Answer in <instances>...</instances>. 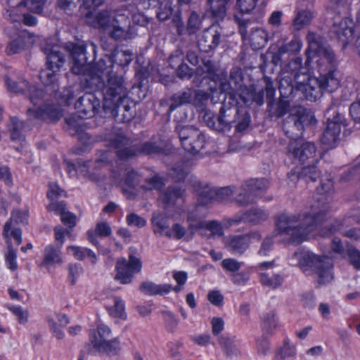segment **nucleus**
Segmentation results:
<instances>
[{"instance_id": "nucleus-1", "label": "nucleus", "mask_w": 360, "mask_h": 360, "mask_svg": "<svg viewBox=\"0 0 360 360\" xmlns=\"http://www.w3.org/2000/svg\"><path fill=\"white\" fill-rule=\"evenodd\" d=\"M310 58L308 57L305 61L304 71L301 67L302 59L296 58L291 63L294 68H299V70L294 74V81L289 82L286 78H282L279 84V91L283 97H286L292 93L294 87L302 91L307 100L316 101L321 97L324 91H334L340 86V80L338 73L334 70L330 69L326 72H320L319 77H311L307 74L310 65Z\"/></svg>"}, {"instance_id": "nucleus-2", "label": "nucleus", "mask_w": 360, "mask_h": 360, "mask_svg": "<svg viewBox=\"0 0 360 360\" xmlns=\"http://www.w3.org/2000/svg\"><path fill=\"white\" fill-rule=\"evenodd\" d=\"M328 202L319 200L309 212L298 214L281 213L276 219V231L291 242L300 244L306 240L314 227L327 219Z\"/></svg>"}, {"instance_id": "nucleus-3", "label": "nucleus", "mask_w": 360, "mask_h": 360, "mask_svg": "<svg viewBox=\"0 0 360 360\" xmlns=\"http://www.w3.org/2000/svg\"><path fill=\"white\" fill-rule=\"evenodd\" d=\"M85 20L91 27L102 30L116 41H129L137 35L136 27L131 24L127 6L95 13L89 11L85 15Z\"/></svg>"}, {"instance_id": "nucleus-4", "label": "nucleus", "mask_w": 360, "mask_h": 360, "mask_svg": "<svg viewBox=\"0 0 360 360\" xmlns=\"http://www.w3.org/2000/svg\"><path fill=\"white\" fill-rule=\"evenodd\" d=\"M5 84L9 92L18 94L25 91L29 97L34 105V108H29L27 111L29 120L56 121L62 117L60 108L56 105L44 103L43 91L34 86H28L27 81L22 77L10 75L6 77Z\"/></svg>"}, {"instance_id": "nucleus-5", "label": "nucleus", "mask_w": 360, "mask_h": 360, "mask_svg": "<svg viewBox=\"0 0 360 360\" xmlns=\"http://www.w3.org/2000/svg\"><path fill=\"white\" fill-rule=\"evenodd\" d=\"M294 258L299 261L300 266L305 274L314 273L316 275L319 285H328L334 279L333 264L328 257H320L310 252H296L292 255V259Z\"/></svg>"}, {"instance_id": "nucleus-6", "label": "nucleus", "mask_w": 360, "mask_h": 360, "mask_svg": "<svg viewBox=\"0 0 360 360\" xmlns=\"http://www.w3.org/2000/svg\"><path fill=\"white\" fill-rule=\"evenodd\" d=\"M100 100L93 93H85L75 103L76 115L65 118L66 129L73 136L84 130L83 119L91 118L98 111Z\"/></svg>"}, {"instance_id": "nucleus-7", "label": "nucleus", "mask_w": 360, "mask_h": 360, "mask_svg": "<svg viewBox=\"0 0 360 360\" xmlns=\"http://www.w3.org/2000/svg\"><path fill=\"white\" fill-rule=\"evenodd\" d=\"M326 127L322 134L321 142L326 149L335 148L340 140L342 127L347 126V121L342 113L335 105H331L326 112Z\"/></svg>"}, {"instance_id": "nucleus-8", "label": "nucleus", "mask_w": 360, "mask_h": 360, "mask_svg": "<svg viewBox=\"0 0 360 360\" xmlns=\"http://www.w3.org/2000/svg\"><path fill=\"white\" fill-rule=\"evenodd\" d=\"M96 89H102L103 94V107H110L115 102L123 101L128 95L127 83L124 77L117 73L110 75L106 81H102V84Z\"/></svg>"}, {"instance_id": "nucleus-9", "label": "nucleus", "mask_w": 360, "mask_h": 360, "mask_svg": "<svg viewBox=\"0 0 360 360\" xmlns=\"http://www.w3.org/2000/svg\"><path fill=\"white\" fill-rule=\"evenodd\" d=\"M316 122L312 112L309 110L299 108L296 114L290 115L284 121L283 129L286 136L296 140L302 136L305 127Z\"/></svg>"}, {"instance_id": "nucleus-10", "label": "nucleus", "mask_w": 360, "mask_h": 360, "mask_svg": "<svg viewBox=\"0 0 360 360\" xmlns=\"http://www.w3.org/2000/svg\"><path fill=\"white\" fill-rule=\"evenodd\" d=\"M221 91L234 100L238 96L244 103H250L253 98L254 89L243 84L242 72L238 68L231 69L228 82H222Z\"/></svg>"}, {"instance_id": "nucleus-11", "label": "nucleus", "mask_w": 360, "mask_h": 360, "mask_svg": "<svg viewBox=\"0 0 360 360\" xmlns=\"http://www.w3.org/2000/svg\"><path fill=\"white\" fill-rule=\"evenodd\" d=\"M238 114V109L236 106L226 109L225 105H222L217 119L211 111H205L202 118L207 127L221 131L230 128L231 124L236 122V117Z\"/></svg>"}, {"instance_id": "nucleus-12", "label": "nucleus", "mask_w": 360, "mask_h": 360, "mask_svg": "<svg viewBox=\"0 0 360 360\" xmlns=\"http://www.w3.org/2000/svg\"><path fill=\"white\" fill-rule=\"evenodd\" d=\"M181 143L188 153L196 154L205 146V135L197 128L192 126H184L179 131Z\"/></svg>"}, {"instance_id": "nucleus-13", "label": "nucleus", "mask_w": 360, "mask_h": 360, "mask_svg": "<svg viewBox=\"0 0 360 360\" xmlns=\"http://www.w3.org/2000/svg\"><path fill=\"white\" fill-rule=\"evenodd\" d=\"M268 187L269 182L265 179H250L242 186L236 201L242 206L251 204Z\"/></svg>"}, {"instance_id": "nucleus-14", "label": "nucleus", "mask_w": 360, "mask_h": 360, "mask_svg": "<svg viewBox=\"0 0 360 360\" xmlns=\"http://www.w3.org/2000/svg\"><path fill=\"white\" fill-rule=\"evenodd\" d=\"M141 267V259L133 255H129V260L121 258L116 264L117 274L115 280L122 284H129L132 281L134 274L140 272Z\"/></svg>"}, {"instance_id": "nucleus-15", "label": "nucleus", "mask_w": 360, "mask_h": 360, "mask_svg": "<svg viewBox=\"0 0 360 360\" xmlns=\"http://www.w3.org/2000/svg\"><path fill=\"white\" fill-rule=\"evenodd\" d=\"M113 60L110 56H105L91 66L86 82L91 86L99 87L104 77L107 79L112 72Z\"/></svg>"}, {"instance_id": "nucleus-16", "label": "nucleus", "mask_w": 360, "mask_h": 360, "mask_svg": "<svg viewBox=\"0 0 360 360\" xmlns=\"http://www.w3.org/2000/svg\"><path fill=\"white\" fill-rule=\"evenodd\" d=\"M269 214L260 208H252L247 211L239 212L231 218L224 220V226L230 227L233 225H238L240 223H252L257 224L267 219Z\"/></svg>"}, {"instance_id": "nucleus-17", "label": "nucleus", "mask_w": 360, "mask_h": 360, "mask_svg": "<svg viewBox=\"0 0 360 360\" xmlns=\"http://www.w3.org/2000/svg\"><path fill=\"white\" fill-rule=\"evenodd\" d=\"M316 148L314 143L292 140L287 148V155L291 158L304 162L316 155Z\"/></svg>"}, {"instance_id": "nucleus-18", "label": "nucleus", "mask_w": 360, "mask_h": 360, "mask_svg": "<svg viewBox=\"0 0 360 360\" xmlns=\"http://www.w3.org/2000/svg\"><path fill=\"white\" fill-rule=\"evenodd\" d=\"M107 163L108 162L105 158L97 160L94 162L90 161L79 162L77 166L70 162H67L66 170L70 176H74L79 174L91 181H98L99 180L98 176L90 170L100 168Z\"/></svg>"}, {"instance_id": "nucleus-19", "label": "nucleus", "mask_w": 360, "mask_h": 360, "mask_svg": "<svg viewBox=\"0 0 360 360\" xmlns=\"http://www.w3.org/2000/svg\"><path fill=\"white\" fill-rule=\"evenodd\" d=\"M261 235L259 232H251L248 234L232 236L226 239V247L235 254H243L249 247L250 243L259 241Z\"/></svg>"}, {"instance_id": "nucleus-20", "label": "nucleus", "mask_w": 360, "mask_h": 360, "mask_svg": "<svg viewBox=\"0 0 360 360\" xmlns=\"http://www.w3.org/2000/svg\"><path fill=\"white\" fill-rule=\"evenodd\" d=\"M115 103L112 107H103V110L110 113L118 122H129L134 115V110L133 106L131 105L132 103L130 102L128 96H126L124 101Z\"/></svg>"}, {"instance_id": "nucleus-21", "label": "nucleus", "mask_w": 360, "mask_h": 360, "mask_svg": "<svg viewBox=\"0 0 360 360\" xmlns=\"http://www.w3.org/2000/svg\"><path fill=\"white\" fill-rule=\"evenodd\" d=\"M86 48V44L84 41L77 44L70 42L66 44L65 49L70 52L75 63L72 68L75 74H80L83 71L84 65L88 61Z\"/></svg>"}, {"instance_id": "nucleus-22", "label": "nucleus", "mask_w": 360, "mask_h": 360, "mask_svg": "<svg viewBox=\"0 0 360 360\" xmlns=\"http://www.w3.org/2000/svg\"><path fill=\"white\" fill-rule=\"evenodd\" d=\"M274 266V262L271 261L259 263L255 267L256 271L259 275V280L262 284L272 289H275L280 286L283 281L282 276H277L274 278V281H271V282H269V281L267 280V277L269 276L275 274L273 271Z\"/></svg>"}, {"instance_id": "nucleus-23", "label": "nucleus", "mask_w": 360, "mask_h": 360, "mask_svg": "<svg viewBox=\"0 0 360 360\" xmlns=\"http://www.w3.org/2000/svg\"><path fill=\"white\" fill-rule=\"evenodd\" d=\"M221 35V32L214 26L206 29L198 40L200 49L204 52H209L215 49L220 42Z\"/></svg>"}, {"instance_id": "nucleus-24", "label": "nucleus", "mask_w": 360, "mask_h": 360, "mask_svg": "<svg viewBox=\"0 0 360 360\" xmlns=\"http://www.w3.org/2000/svg\"><path fill=\"white\" fill-rule=\"evenodd\" d=\"M35 41L34 36L26 30H22L18 37L12 40L6 47L8 55L15 54L30 47Z\"/></svg>"}, {"instance_id": "nucleus-25", "label": "nucleus", "mask_w": 360, "mask_h": 360, "mask_svg": "<svg viewBox=\"0 0 360 360\" xmlns=\"http://www.w3.org/2000/svg\"><path fill=\"white\" fill-rule=\"evenodd\" d=\"M196 73L203 77H210L213 81L219 82L221 90L222 89V82H227L226 73L217 68L213 62L210 60L203 62V67H199L196 69Z\"/></svg>"}, {"instance_id": "nucleus-26", "label": "nucleus", "mask_w": 360, "mask_h": 360, "mask_svg": "<svg viewBox=\"0 0 360 360\" xmlns=\"http://www.w3.org/2000/svg\"><path fill=\"white\" fill-rule=\"evenodd\" d=\"M316 55V65L318 71L326 72L328 70L334 68L336 60L333 50L329 47H321L316 51H314Z\"/></svg>"}, {"instance_id": "nucleus-27", "label": "nucleus", "mask_w": 360, "mask_h": 360, "mask_svg": "<svg viewBox=\"0 0 360 360\" xmlns=\"http://www.w3.org/2000/svg\"><path fill=\"white\" fill-rule=\"evenodd\" d=\"M129 140L122 134H118L112 141V145L117 149L116 153L119 158L127 160L138 154V148L128 146Z\"/></svg>"}, {"instance_id": "nucleus-28", "label": "nucleus", "mask_w": 360, "mask_h": 360, "mask_svg": "<svg viewBox=\"0 0 360 360\" xmlns=\"http://www.w3.org/2000/svg\"><path fill=\"white\" fill-rule=\"evenodd\" d=\"M332 32L337 35L339 39L344 43H347L353 34L352 20L348 18L336 17L332 27Z\"/></svg>"}, {"instance_id": "nucleus-29", "label": "nucleus", "mask_w": 360, "mask_h": 360, "mask_svg": "<svg viewBox=\"0 0 360 360\" xmlns=\"http://www.w3.org/2000/svg\"><path fill=\"white\" fill-rule=\"evenodd\" d=\"M151 222L153 230L155 235L172 238L168 219L165 214L160 212H154Z\"/></svg>"}, {"instance_id": "nucleus-30", "label": "nucleus", "mask_w": 360, "mask_h": 360, "mask_svg": "<svg viewBox=\"0 0 360 360\" xmlns=\"http://www.w3.org/2000/svg\"><path fill=\"white\" fill-rule=\"evenodd\" d=\"M90 342L93 347L98 352L115 354L120 349V342L117 338L98 340L96 335L91 334Z\"/></svg>"}, {"instance_id": "nucleus-31", "label": "nucleus", "mask_w": 360, "mask_h": 360, "mask_svg": "<svg viewBox=\"0 0 360 360\" xmlns=\"http://www.w3.org/2000/svg\"><path fill=\"white\" fill-rule=\"evenodd\" d=\"M219 343L228 357L233 358L240 354V342L236 336H221L219 338Z\"/></svg>"}, {"instance_id": "nucleus-32", "label": "nucleus", "mask_w": 360, "mask_h": 360, "mask_svg": "<svg viewBox=\"0 0 360 360\" xmlns=\"http://www.w3.org/2000/svg\"><path fill=\"white\" fill-rule=\"evenodd\" d=\"M1 4H6L9 8L18 7L23 5L28 10L36 13H41L46 4V0H26L25 1H18L17 0H1Z\"/></svg>"}, {"instance_id": "nucleus-33", "label": "nucleus", "mask_w": 360, "mask_h": 360, "mask_svg": "<svg viewBox=\"0 0 360 360\" xmlns=\"http://www.w3.org/2000/svg\"><path fill=\"white\" fill-rule=\"evenodd\" d=\"M28 211L27 210H15L12 212L9 220H8L4 226L3 236L8 238V232L11 229V225L17 226L18 224H26L28 221Z\"/></svg>"}, {"instance_id": "nucleus-34", "label": "nucleus", "mask_w": 360, "mask_h": 360, "mask_svg": "<svg viewBox=\"0 0 360 360\" xmlns=\"http://www.w3.org/2000/svg\"><path fill=\"white\" fill-rule=\"evenodd\" d=\"M139 290L148 295H164L172 291V285L169 284H155L151 281L143 282Z\"/></svg>"}, {"instance_id": "nucleus-35", "label": "nucleus", "mask_w": 360, "mask_h": 360, "mask_svg": "<svg viewBox=\"0 0 360 360\" xmlns=\"http://www.w3.org/2000/svg\"><path fill=\"white\" fill-rule=\"evenodd\" d=\"M63 263V259L59 248H56L53 245H47L44 250V259L41 263L43 266H51L54 264H60Z\"/></svg>"}, {"instance_id": "nucleus-36", "label": "nucleus", "mask_w": 360, "mask_h": 360, "mask_svg": "<svg viewBox=\"0 0 360 360\" xmlns=\"http://www.w3.org/2000/svg\"><path fill=\"white\" fill-rule=\"evenodd\" d=\"M278 327V319L274 311H269L261 317V328L266 335H273Z\"/></svg>"}, {"instance_id": "nucleus-37", "label": "nucleus", "mask_w": 360, "mask_h": 360, "mask_svg": "<svg viewBox=\"0 0 360 360\" xmlns=\"http://www.w3.org/2000/svg\"><path fill=\"white\" fill-rule=\"evenodd\" d=\"M271 38L272 37L269 36L265 30L262 28H254L250 36V41L251 46L254 49H260L264 47Z\"/></svg>"}, {"instance_id": "nucleus-38", "label": "nucleus", "mask_w": 360, "mask_h": 360, "mask_svg": "<svg viewBox=\"0 0 360 360\" xmlns=\"http://www.w3.org/2000/svg\"><path fill=\"white\" fill-rule=\"evenodd\" d=\"M333 191V182L331 179L328 178L325 181H322L321 186L317 188V193L319 195L316 198V201L313 203L315 204L319 200L321 202H328V205L331 201V198L329 195ZM330 211V206H329V210L327 213V218L328 217L329 212Z\"/></svg>"}, {"instance_id": "nucleus-39", "label": "nucleus", "mask_w": 360, "mask_h": 360, "mask_svg": "<svg viewBox=\"0 0 360 360\" xmlns=\"http://www.w3.org/2000/svg\"><path fill=\"white\" fill-rule=\"evenodd\" d=\"M229 0H207L209 11L217 20H223L226 15V5Z\"/></svg>"}, {"instance_id": "nucleus-40", "label": "nucleus", "mask_w": 360, "mask_h": 360, "mask_svg": "<svg viewBox=\"0 0 360 360\" xmlns=\"http://www.w3.org/2000/svg\"><path fill=\"white\" fill-rule=\"evenodd\" d=\"M67 250L78 260H83L85 258H87L93 264H95L97 262V257L96 254L89 248L72 245L68 246L67 248Z\"/></svg>"}, {"instance_id": "nucleus-41", "label": "nucleus", "mask_w": 360, "mask_h": 360, "mask_svg": "<svg viewBox=\"0 0 360 360\" xmlns=\"http://www.w3.org/2000/svg\"><path fill=\"white\" fill-rule=\"evenodd\" d=\"M95 233L101 237H107L112 233V230L107 222L103 221L99 222L96 225L94 231L89 230L87 231V238L94 245L98 246V241Z\"/></svg>"}, {"instance_id": "nucleus-42", "label": "nucleus", "mask_w": 360, "mask_h": 360, "mask_svg": "<svg viewBox=\"0 0 360 360\" xmlns=\"http://www.w3.org/2000/svg\"><path fill=\"white\" fill-rule=\"evenodd\" d=\"M185 190L177 186H169L167 191L162 193L160 199L166 206L174 205L176 200L184 197Z\"/></svg>"}, {"instance_id": "nucleus-43", "label": "nucleus", "mask_w": 360, "mask_h": 360, "mask_svg": "<svg viewBox=\"0 0 360 360\" xmlns=\"http://www.w3.org/2000/svg\"><path fill=\"white\" fill-rule=\"evenodd\" d=\"M296 356V349L293 344L290 340H285L283 346L279 347L275 353L274 360H288L295 359Z\"/></svg>"}, {"instance_id": "nucleus-44", "label": "nucleus", "mask_w": 360, "mask_h": 360, "mask_svg": "<svg viewBox=\"0 0 360 360\" xmlns=\"http://www.w3.org/2000/svg\"><path fill=\"white\" fill-rule=\"evenodd\" d=\"M57 57L56 56H49V66H47L46 69L42 70L39 74V78L41 82L46 86L53 84L57 79L56 73L59 70H56L53 68V61L52 60Z\"/></svg>"}, {"instance_id": "nucleus-45", "label": "nucleus", "mask_w": 360, "mask_h": 360, "mask_svg": "<svg viewBox=\"0 0 360 360\" xmlns=\"http://www.w3.org/2000/svg\"><path fill=\"white\" fill-rule=\"evenodd\" d=\"M110 56L113 64L117 63L120 66L128 65L132 60V52L129 50H115Z\"/></svg>"}, {"instance_id": "nucleus-46", "label": "nucleus", "mask_w": 360, "mask_h": 360, "mask_svg": "<svg viewBox=\"0 0 360 360\" xmlns=\"http://www.w3.org/2000/svg\"><path fill=\"white\" fill-rule=\"evenodd\" d=\"M25 125L24 123L16 117H13L11 120V138L13 141L22 142L25 137L22 134V129Z\"/></svg>"}, {"instance_id": "nucleus-47", "label": "nucleus", "mask_w": 360, "mask_h": 360, "mask_svg": "<svg viewBox=\"0 0 360 360\" xmlns=\"http://www.w3.org/2000/svg\"><path fill=\"white\" fill-rule=\"evenodd\" d=\"M7 268L11 271H16L18 268L17 263V250L13 248L11 242H7V250L4 254Z\"/></svg>"}, {"instance_id": "nucleus-48", "label": "nucleus", "mask_w": 360, "mask_h": 360, "mask_svg": "<svg viewBox=\"0 0 360 360\" xmlns=\"http://www.w3.org/2000/svg\"><path fill=\"white\" fill-rule=\"evenodd\" d=\"M45 54L46 55V65L49 66V56H56L57 58H53V68L56 70H59L65 63L63 55L58 50L57 46H53L51 49L45 48Z\"/></svg>"}, {"instance_id": "nucleus-49", "label": "nucleus", "mask_w": 360, "mask_h": 360, "mask_svg": "<svg viewBox=\"0 0 360 360\" xmlns=\"http://www.w3.org/2000/svg\"><path fill=\"white\" fill-rule=\"evenodd\" d=\"M191 96L190 90L174 94L172 98V103L169 106V110L173 111L179 106L190 103Z\"/></svg>"}, {"instance_id": "nucleus-50", "label": "nucleus", "mask_w": 360, "mask_h": 360, "mask_svg": "<svg viewBox=\"0 0 360 360\" xmlns=\"http://www.w3.org/2000/svg\"><path fill=\"white\" fill-rule=\"evenodd\" d=\"M312 17V13L309 11L305 10L298 12L293 20L295 30H301L304 26L309 23Z\"/></svg>"}, {"instance_id": "nucleus-51", "label": "nucleus", "mask_w": 360, "mask_h": 360, "mask_svg": "<svg viewBox=\"0 0 360 360\" xmlns=\"http://www.w3.org/2000/svg\"><path fill=\"white\" fill-rule=\"evenodd\" d=\"M14 8V7L13 8ZM8 16L11 20L13 22H18L22 20L23 22L28 26H33L37 24V19L34 16L29 14H24L22 15H15V9H8Z\"/></svg>"}, {"instance_id": "nucleus-52", "label": "nucleus", "mask_w": 360, "mask_h": 360, "mask_svg": "<svg viewBox=\"0 0 360 360\" xmlns=\"http://www.w3.org/2000/svg\"><path fill=\"white\" fill-rule=\"evenodd\" d=\"M7 308L16 316L19 323L25 324L27 323L29 318V312L27 310L24 309L21 306L17 305H8Z\"/></svg>"}, {"instance_id": "nucleus-53", "label": "nucleus", "mask_w": 360, "mask_h": 360, "mask_svg": "<svg viewBox=\"0 0 360 360\" xmlns=\"http://www.w3.org/2000/svg\"><path fill=\"white\" fill-rule=\"evenodd\" d=\"M302 48V41L297 37H294L289 43L279 48L280 53L299 52Z\"/></svg>"}, {"instance_id": "nucleus-54", "label": "nucleus", "mask_w": 360, "mask_h": 360, "mask_svg": "<svg viewBox=\"0 0 360 360\" xmlns=\"http://www.w3.org/2000/svg\"><path fill=\"white\" fill-rule=\"evenodd\" d=\"M138 148V153H143L145 155H150L158 153L161 150V146L153 141H146L143 143L140 147Z\"/></svg>"}, {"instance_id": "nucleus-55", "label": "nucleus", "mask_w": 360, "mask_h": 360, "mask_svg": "<svg viewBox=\"0 0 360 360\" xmlns=\"http://www.w3.org/2000/svg\"><path fill=\"white\" fill-rule=\"evenodd\" d=\"M201 21L200 16L195 12H193L188 20L187 24V32L188 34H195L200 28Z\"/></svg>"}, {"instance_id": "nucleus-56", "label": "nucleus", "mask_w": 360, "mask_h": 360, "mask_svg": "<svg viewBox=\"0 0 360 360\" xmlns=\"http://www.w3.org/2000/svg\"><path fill=\"white\" fill-rule=\"evenodd\" d=\"M124 303L123 300L118 297L114 298V305L110 309V313L115 317H125Z\"/></svg>"}, {"instance_id": "nucleus-57", "label": "nucleus", "mask_w": 360, "mask_h": 360, "mask_svg": "<svg viewBox=\"0 0 360 360\" xmlns=\"http://www.w3.org/2000/svg\"><path fill=\"white\" fill-rule=\"evenodd\" d=\"M215 189L205 187L199 192L198 201L202 205H207L215 198Z\"/></svg>"}, {"instance_id": "nucleus-58", "label": "nucleus", "mask_w": 360, "mask_h": 360, "mask_svg": "<svg viewBox=\"0 0 360 360\" xmlns=\"http://www.w3.org/2000/svg\"><path fill=\"white\" fill-rule=\"evenodd\" d=\"M347 255L354 267L360 269V252L355 248L349 247L347 250Z\"/></svg>"}, {"instance_id": "nucleus-59", "label": "nucleus", "mask_w": 360, "mask_h": 360, "mask_svg": "<svg viewBox=\"0 0 360 360\" xmlns=\"http://www.w3.org/2000/svg\"><path fill=\"white\" fill-rule=\"evenodd\" d=\"M233 193V189L231 187L221 188L215 190V198L219 201H228L231 199Z\"/></svg>"}, {"instance_id": "nucleus-60", "label": "nucleus", "mask_w": 360, "mask_h": 360, "mask_svg": "<svg viewBox=\"0 0 360 360\" xmlns=\"http://www.w3.org/2000/svg\"><path fill=\"white\" fill-rule=\"evenodd\" d=\"M235 21L238 25L239 33L240 34L243 39H246L248 35L247 27L250 22V20L248 18H243L242 15H235Z\"/></svg>"}, {"instance_id": "nucleus-61", "label": "nucleus", "mask_w": 360, "mask_h": 360, "mask_svg": "<svg viewBox=\"0 0 360 360\" xmlns=\"http://www.w3.org/2000/svg\"><path fill=\"white\" fill-rule=\"evenodd\" d=\"M65 195V192L62 190L58 184L55 183H51L49 186V191L47 192V197L51 200H55L59 197H62Z\"/></svg>"}, {"instance_id": "nucleus-62", "label": "nucleus", "mask_w": 360, "mask_h": 360, "mask_svg": "<svg viewBox=\"0 0 360 360\" xmlns=\"http://www.w3.org/2000/svg\"><path fill=\"white\" fill-rule=\"evenodd\" d=\"M302 175L308 177L311 181H316L320 176V172L316 169L314 165L304 167L302 170Z\"/></svg>"}, {"instance_id": "nucleus-63", "label": "nucleus", "mask_w": 360, "mask_h": 360, "mask_svg": "<svg viewBox=\"0 0 360 360\" xmlns=\"http://www.w3.org/2000/svg\"><path fill=\"white\" fill-rule=\"evenodd\" d=\"M258 0H237L236 5L242 13H248L252 11Z\"/></svg>"}, {"instance_id": "nucleus-64", "label": "nucleus", "mask_w": 360, "mask_h": 360, "mask_svg": "<svg viewBox=\"0 0 360 360\" xmlns=\"http://www.w3.org/2000/svg\"><path fill=\"white\" fill-rule=\"evenodd\" d=\"M68 270L70 283L75 285L78 277L83 273V269L79 264H70Z\"/></svg>"}]
</instances>
